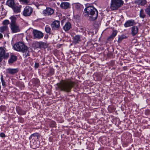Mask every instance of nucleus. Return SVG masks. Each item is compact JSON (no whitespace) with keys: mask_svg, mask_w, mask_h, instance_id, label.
<instances>
[{"mask_svg":"<svg viewBox=\"0 0 150 150\" xmlns=\"http://www.w3.org/2000/svg\"><path fill=\"white\" fill-rule=\"evenodd\" d=\"M75 84V83L70 79L62 80L57 83V85L60 90L69 92Z\"/></svg>","mask_w":150,"mask_h":150,"instance_id":"nucleus-1","label":"nucleus"},{"mask_svg":"<svg viewBox=\"0 0 150 150\" xmlns=\"http://www.w3.org/2000/svg\"><path fill=\"white\" fill-rule=\"evenodd\" d=\"M86 8L84 11L85 15H87L91 21L95 20L98 16V12L96 9L93 7L89 6L88 4L86 5Z\"/></svg>","mask_w":150,"mask_h":150,"instance_id":"nucleus-2","label":"nucleus"},{"mask_svg":"<svg viewBox=\"0 0 150 150\" xmlns=\"http://www.w3.org/2000/svg\"><path fill=\"white\" fill-rule=\"evenodd\" d=\"M14 50L19 52H22L23 53H25L23 55L26 58L29 56V52L28 50V48L24 44L21 42H19L15 44L13 46Z\"/></svg>","mask_w":150,"mask_h":150,"instance_id":"nucleus-3","label":"nucleus"},{"mask_svg":"<svg viewBox=\"0 0 150 150\" xmlns=\"http://www.w3.org/2000/svg\"><path fill=\"white\" fill-rule=\"evenodd\" d=\"M11 23L10 27L13 33H16L19 32L20 30L19 25L17 23V18L15 16H13L10 18Z\"/></svg>","mask_w":150,"mask_h":150,"instance_id":"nucleus-4","label":"nucleus"},{"mask_svg":"<svg viewBox=\"0 0 150 150\" xmlns=\"http://www.w3.org/2000/svg\"><path fill=\"white\" fill-rule=\"evenodd\" d=\"M40 137V135L38 133H35L32 134L29 137L30 140V145L33 149H35L39 147V144L35 141Z\"/></svg>","mask_w":150,"mask_h":150,"instance_id":"nucleus-5","label":"nucleus"},{"mask_svg":"<svg viewBox=\"0 0 150 150\" xmlns=\"http://www.w3.org/2000/svg\"><path fill=\"white\" fill-rule=\"evenodd\" d=\"M122 0H111L110 8L112 10H117L123 4Z\"/></svg>","mask_w":150,"mask_h":150,"instance_id":"nucleus-6","label":"nucleus"},{"mask_svg":"<svg viewBox=\"0 0 150 150\" xmlns=\"http://www.w3.org/2000/svg\"><path fill=\"white\" fill-rule=\"evenodd\" d=\"M33 11L32 7L29 6H26L24 8L23 11V15L25 17L30 16Z\"/></svg>","mask_w":150,"mask_h":150,"instance_id":"nucleus-7","label":"nucleus"},{"mask_svg":"<svg viewBox=\"0 0 150 150\" xmlns=\"http://www.w3.org/2000/svg\"><path fill=\"white\" fill-rule=\"evenodd\" d=\"M9 56V54L6 53L4 48L0 47V62H1L3 58H7Z\"/></svg>","mask_w":150,"mask_h":150,"instance_id":"nucleus-8","label":"nucleus"},{"mask_svg":"<svg viewBox=\"0 0 150 150\" xmlns=\"http://www.w3.org/2000/svg\"><path fill=\"white\" fill-rule=\"evenodd\" d=\"M33 34L34 39H40L44 36V34L42 32L36 30H33Z\"/></svg>","mask_w":150,"mask_h":150,"instance_id":"nucleus-9","label":"nucleus"},{"mask_svg":"<svg viewBox=\"0 0 150 150\" xmlns=\"http://www.w3.org/2000/svg\"><path fill=\"white\" fill-rule=\"evenodd\" d=\"M54 13V10L50 7H47L42 12L43 14L45 16H51Z\"/></svg>","mask_w":150,"mask_h":150,"instance_id":"nucleus-10","label":"nucleus"},{"mask_svg":"<svg viewBox=\"0 0 150 150\" xmlns=\"http://www.w3.org/2000/svg\"><path fill=\"white\" fill-rule=\"evenodd\" d=\"M18 71V68L13 69L9 68L6 69L7 73L11 75H14L17 73Z\"/></svg>","mask_w":150,"mask_h":150,"instance_id":"nucleus-11","label":"nucleus"},{"mask_svg":"<svg viewBox=\"0 0 150 150\" xmlns=\"http://www.w3.org/2000/svg\"><path fill=\"white\" fill-rule=\"evenodd\" d=\"M59 22L58 21H54L51 24L52 30H56L59 28L60 26Z\"/></svg>","mask_w":150,"mask_h":150,"instance_id":"nucleus-12","label":"nucleus"},{"mask_svg":"<svg viewBox=\"0 0 150 150\" xmlns=\"http://www.w3.org/2000/svg\"><path fill=\"white\" fill-rule=\"evenodd\" d=\"M21 5L19 6H17L15 4L12 7V8L14 12L16 13H20L21 12Z\"/></svg>","mask_w":150,"mask_h":150,"instance_id":"nucleus-13","label":"nucleus"},{"mask_svg":"<svg viewBox=\"0 0 150 150\" xmlns=\"http://www.w3.org/2000/svg\"><path fill=\"white\" fill-rule=\"evenodd\" d=\"M60 7L63 9H67L70 8V4L68 2H62L60 5Z\"/></svg>","mask_w":150,"mask_h":150,"instance_id":"nucleus-14","label":"nucleus"},{"mask_svg":"<svg viewBox=\"0 0 150 150\" xmlns=\"http://www.w3.org/2000/svg\"><path fill=\"white\" fill-rule=\"evenodd\" d=\"M134 23V21L133 20H130L126 21L124 24V26L125 27L131 26L133 25Z\"/></svg>","mask_w":150,"mask_h":150,"instance_id":"nucleus-15","label":"nucleus"},{"mask_svg":"<svg viewBox=\"0 0 150 150\" xmlns=\"http://www.w3.org/2000/svg\"><path fill=\"white\" fill-rule=\"evenodd\" d=\"M71 28V24L69 22H67L65 23L63 28L65 31H67L70 30Z\"/></svg>","mask_w":150,"mask_h":150,"instance_id":"nucleus-16","label":"nucleus"},{"mask_svg":"<svg viewBox=\"0 0 150 150\" xmlns=\"http://www.w3.org/2000/svg\"><path fill=\"white\" fill-rule=\"evenodd\" d=\"M131 33L133 36L135 35L138 32V28L137 26H133L132 28Z\"/></svg>","mask_w":150,"mask_h":150,"instance_id":"nucleus-17","label":"nucleus"},{"mask_svg":"<svg viewBox=\"0 0 150 150\" xmlns=\"http://www.w3.org/2000/svg\"><path fill=\"white\" fill-rule=\"evenodd\" d=\"M81 36L79 35H76L74 38V42L75 43H78L81 41Z\"/></svg>","mask_w":150,"mask_h":150,"instance_id":"nucleus-18","label":"nucleus"},{"mask_svg":"<svg viewBox=\"0 0 150 150\" xmlns=\"http://www.w3.org/2000/svg\"><path fill=\"white\" fill-rule=\"evenodd\" d=\"M16 110L18 113L20 115H23L26 113V112L25 111L22 110L19 107H16Z\"/></svg>","mask_w":150,"mask_h":150,"instance_id":"nucleus-19","label":"nucleus"},{"mask_svg":"<svg viewBox=\"0 0 150 150\" xmlns=\"http://www.w3.org/2000/svg\"><path fill=\"white\" fill-rule=\"evenodd\" d=\"M6 4L8 6L11 8L15 4L14 0H8L7 1Z\"/></svg>","mask_w":150,"mask_h":150,"instance_id":"nucleus-20","label":"nucleus"},{"mask_svg":"<svg viewBox=\"0 0 150 150\" xmlns=\"http://www.w3.org/2000/svg\"><path fill=\"white\" fill-rule=\"evenodd\" d=\"M8 29L7 25H4L0 27V32L1 33H3L4 32L6 31Z\"/></svg>","mask_w":150,"mask_h":150,"instance_id":"nucleus-21","label":"nucleus"},{"mask_svg":"<svg viewBox=\"0 0 150 150\" xmlns=\"http://www.w3.org/2000/svg\"><path fill=\"white\" fill-rule=\"evenodd\" d=\"M17 59V57L14 56L12 55L10 59L8 60L9 63H12L14 61H16Z\"/></svg>","mask_w":150,"mask_h":150,"instance_id":"nucleus-22","label":"nucleus"},{"mask_svg":"<svg viewBox=\"0 0 150 150\" xmlns=\"http://www.w3.org/2000/svg\"><path fill=\"white\" fill-rule=\"evenodd\" d=\"M146 3L147 1L146 0H138L137 1V3L142 6L144 5Z\"/></svg>","mask_w":150,"mask_h":150,"instance_id":"nucleus-23","label":"nucleus"},{"mask_svg":"<svg viewBox=\"0 0 150 150\" xmlns=\"http://www.w3.org/2000/svg\"><path fill=\"white\" fill-rule=\"evenodd\" d=\"M139 16L141 18H145L146 16V15L142 9H141L140 11Z\"/></svg>","mask_w":150,"mask_h":150,"instance_id":"nucleus-24","label":"nucleus"},{"mask_svg":"<svg viewBox=\"0 0 150 150\" xmlns=\"http://www.w3.org/2000/svg\"><path fill=\"white\" fill-rule=\"evenodd\" d=\"M117 34V32L116 30H114L111 35L109 37V39H113Z\"/></svg>","mask_w":150,"mask_h":150,"instance_id":"nucleus-25","label":"nucleus"},{"mask_svg":"<svg viewBox=\"0 0 150 150\" xmlns=\"http://www.w3.org/2000/svg\"><path fill=\"white\" fill-rule=\"evenodd\" d=\"M146 13L150 17V5L147 6L145 9Z\"/></svg>","mask_w":150,"mask_h":150,"instance_id":"nucleus-26","label":"nucleus"},{"mask_svg":"<svg viewBox=\"0 0 150 150\" xmlns=\"http://www.w3.org/2000/svg\"><path fill=\"white\" fill-rule=\"evenodd\" d=\"M45 45V43L42 42H40L38 43V47L40 48H44Z\"/></svg>","mask_w":150,"mask_h":150,"instance_id":"nucleus-27","label":"nucleus"},{"mask_svg":"<svg viewBox=\"0 0 150 150\" xmlns=\"http://www.w3.org/2000/svg\"><path fill=\"white\" fill-rule=\"evenodd\" d=\"M126 38V37L124 35H121V36H120L118 38V42L119 43H120L121 42L122 40L125 39Z\"/></svg>","mask_w":150,"mask_h":150,"instance_id":"nucleus-28","label":"nucleus"},{"mask_svg":"<svg viewBox=\"0 0 150 150\" xmlns=\"http://www.w3.org/2000/svg\"><path fill=\"white\" fill-rule=\"evenodd\" d=\"M51 28H50L48 26H46L45 28V31L48 33H50L51 30Z\"/></svg>","mask_w":150,"mask_h":150,"instance_id":"nucleus-29","label":"nucleus"},{"mask_svg":"<svg viewBox=\"0 0 150 150\" xmlns=\"http://www.w3.org/2000/svg\"><path fill=\"white\" fill-rule=\"evenodd\" d=\"M19 1L23 3L24 4H27L30 2V0H19Z\"/></svg>","mask_w":150,"mask_h":150,"instance_id":"nucleus-30","label":"nucleus"},{"mask_svg":"<svg viewBox=\"0 0 150 150\" xmlns=\"http://www.w3.org/2000/svg\"><path fill=\"white\" fill-rule=\"evenodd\" d=\"M3 23L4 25H7L9 23V21L8 20H6L3 21Z\"/></svg>","mask_w":150,"mask_h":150,"instance_id":"nucleus-31","label":"nucleus"},{"mask_svg":"<svg viewBox=\"0 0 150 150\" xmlns=\"http://www.w3.org/2000/svg\"><path fill=\"white\" fill-rule=\"evenodd\" d=\"M50 75H52L54 73V70L53 69H51L50 70Z\"/></svg>","mask_w":150,"mask_h":150,"instance_id":"nucleus-32","label":"nucleus"},{"mask_svg":"<svg viewBox=\"0 0 150 150\" xmlns=\"http://www.w3.org/2000/svg\"><path fill=\"white\" fill-rule=\"evenodd\" d=\"M0 136L1 137H5V134L3 133H1L0 134Z\"/></svg>","mask_w":150,"mask_h":150,"instance_id":"nucleus-33","label":"nucleus"},{"mask_svg":"<svg viewBox=\"0 0 150 150\" xmlns=\"http://www.w3.org/2000/svg\"><path fill=\"white\" fill-rule=\"evenodd\" d=\"M39 65L38 63H36L35 64V67L36 68H38L39 67Z\"/></svg>","mask_w":150,"mask_h":150,"instance_id":"nucleus-34","label":"nucleus"},{"mask_svg":"<svg viewBox=\"0 0 150 150\" xmlns=\"http://www.w3.org/2000/svg\"><path fill=\"white\" fill-rule=\"evenodd\" d=\"M2 85L3 86H4L5 85L6 83L4 80L1 81Z\"/></svg>","mask_w":150,"mask_h":150,"instance_id":"nucleus-35","label":"nucleus"},{"mask_svg":"<svg viewBox=\"0 0 150 150\" xmlns=\"http://www.w3.org/2000/svg\"><path fill=\"white\" fill-rule=\"evenodd\" d=\"M3 36L2 34L0 33V39H2L3 38Z\"/></svg>","mask_w":150,"mask_h":150,"instance_id":"nucleus-36","label":"nucleus"},{"mask_svg":"<svg viewBox=\"0 0 150 150\" xmlns=\"http://www.w3.org/2000/svg\"><path fill=\"white\" fill-rule=\"evenodd\" d=\"M1 81L4 80V79H3V76L2 75H1Z\"/></svg>","mask_w":150,"mask_h":150,"instance_id":"nucleus-37","label":"nucleus"}]
</instances>
